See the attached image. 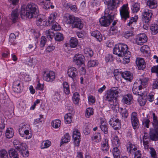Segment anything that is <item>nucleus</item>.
Segmentation results:
<instances>
[{
	"mask_svg": "<svg viewBox=\"0 0 158 158\" xmlns=\"http://www.w3.org/2000/svg\"><path fill=\"white\" fill-rule=\"evenodd\" d=\"M53 100L54 102H57L60 100V95L59 93H56L53 96Z\"/></svg>",
	"mask_w": 158,
	"mask_h": 158,
	"instance_id": "56",
	"label": "nucleus"
},
{
	"mask_svg": "<svg viewBox=\"0 0 158 158\" xmlns=\"http://www.w3.org/2000/svg\"><path fill=\"white\" fill-rule=\"evenodd\" d=\"M127 45L123 43H119L116 44L113 49V53L118 56L123 57L124 54L128 51Z\"/></svg>",
	"mask_w": 158,
	"mask_h": 158,
	"instance_id": "3",
	"label": "nucleus"
},
{
	"mask_svg": "<svg viewBox=\"0 0 158 158\" xmlns=\"http://www.w3.org/2000/svg\"><path fill=\"white\" fill-rule=\"evenodd\" d=\"M120 89L117 87H113L107 90L105 95V98L107 101L110 102L116 100L118 99L119 93Z\"/></svg>",
	"mask_w": 158,
	"mask_h": 158,
	"instance_id": "2",
	"label": "nucleus"
},
{
	"mask_svg": "<svg viewBox=\"0 0 158 158\" xmlns=\"http://www.w3.org/2000/svg\"><path fill=\"white\" fill-rule=\"evenodd\" d=\"M55 48L54 46L51 44L46 47L45 51L47 53H49L54 50Z\"/></svg>",
	"mask_w": 158,
	"mask_h": 158,
	"instance_id": "60",
	"label": "nucleus"
},
{
	"mask_svg": "<svg viewBox=\"0 0 158 158\" xmlns=\"http://www.w3.org/2000/svg\"><path fill=\"white\" fill-rule=\"evenodd\" d=\"M65 123H69L72 122V114L70 113L66 114L64 117Z\"/></svg>",
	"mask_w": 158,
	"mask_h": 158,
	"instance_id": "52",
	"label": "nucleus"
},
{
	"mask_svg": "<svg viewBox=\"0 0 158 158\" xmlns=\"http://www.w3.org/2000/svg\"><path fill=\"white\" fill-rule=\"evenodd\" d=\"M61 27L57 23H56L54 24L52 26V29L54 31H58L61 29Z\"/></svg>",
	"mask_w": 158,
	"mask_h": 158,
	"instance_id": "62",
	"label": "nucleus"
},
{
	"mask_svg": "<svg viewBox=\"0 0 158 158\" xmlns=\"http://www.w3.org/2000/svg\"><path fill=\"white\" fill-rule=\"evenodd\" d=\"M43 75L44 80L47 82H52L54 81L56 78L55 72L52 70L44 71Z\"/></svg>",
	"mask_w": 158,
	"mask_h": 158,
	"instance_id": "8",
	"label": "nucleus"
},
{
	"mask_svg": "<svg viewBox=\"0 0 158 158\" xmlns=\"http://www.w3.org/2000/svg\"><path fill=\"white\" fill-rule=\"evenodd\" d=\"M113 148L112 150V153L114 158H120V151L118 149L119 147H113Z\"/></svg>",
	"mask_w": 158,
	"mask_h": 158,
	"instance_id": "35",
	"label": "nucleus"
},
{
	"mask_svg": "<svg viewBox=\"0 0 158 158\" xmlns=\"http://www.w3.org/2000/svg\"><path fill=\"white\" fill-rule=\"evenodd\" d=\"M152 13L151 10L148 9L144 10L142 15V21L145 24L148 23L151 20Z\"/></svg>",
	"mask_w": 158,
	"mask_h": 158,
	"instance_id": "9",
	"label": "nucleus"
},
{
	"mask_svg": "<svg viewBox=\"0 0 158 158\" xmlns=\"http://www.w3.org/2000/svg\"><path fill=\"white\" fill-rule=\"evenodd\" d=\"M63 87V91L65 94L68 95L70 92L69 85L68 83L65 81L62 84Z\"/></svg>",
	"mask_w": 158,
	"mask_h": 158,
	"instance_id": "45",
	"label": "nucleus"
},
{
	"mask_svg": "<svg viewBox=\"0 0 158 158\" xmlns=\"http://www.w3.org/2000/svg\"><path fill=\"white\" fill-rule=\"evenodd\" d=\"M85 59L84 55L80 53L76 54L73 57V62L75 64L81 66L85 65Z\"/></svg>",
	"mask_w": 158,
	"mask_h": 158,
	"instance_id": "6",
	"label": "nucleus"
},
{
	"mask_svg": "<svg viewBox=\"0 0 158 158\" xmlns=\"http://www.w3.org/2000/svg\"><path fill=\"white\" fill-rule=\"evenodd\" d=\"M119 11L121 19L125 21L130 16L128 4H126L123 5L120 8Z\"/></svg>",
	"mask_w": 158,
	"mask_h": 158,
	"instance_id": "7",
	"label": "nucleus"
},
{
	"mask_svg": "<svg viewBox=\"0 0 158 158\" xmlns=\"http://www.w3.org/2000/svg\"><path fill=\"white\" fill-rule=\"evenodd\" d=\"M16 36L13 33H11L9 36V42L12 45H14L15 43L14 42L15 39H16Z\"/></svg>",
	"mask_w": 158,
	"mask_h": 158,
	"instance_id": "58",
	"label": "nucleus"
},
{
	"mask_svg": "<svg viewBox=\"0 0 158 158\" xmlns=\"http://www.w3.org/2000/svg\"><path fill=\"white\" fill-rule=\"evenodd\" d=\"M140 51L145 56H148L150 53V49L149 47L147 45L142 46L140 48Z\"/></svg>",
	"mask_w": 158,
	"mask_h": 158,
	"instance_id": "32",
	"label": "nucleus"
},
{
	"mask_svg": "<svg viewBox=\"0 0 158 158\" xmlns=\"http://www.w3.org/2000/svg\"><path fill=\"white\" fill-rule=\"evenodd\" d=\"M143 89L142 87L137 84L135 82L132 88L133 93L134 94L137 95L138 97L139 96L143 95V93L141 92V90Z\"/></svg>",
	"mask_w": 158,
	"mask_h": 158,
	"instance_id": "18",
	"label": "nucleus"
},
{
	"mask_svg": "<svg viewBox=\"0 0 158 158\" xmlns=\"http://www.w3.org/2000/svg\"><path fill=\"white\" fill-rule=\"evenodd\" d=\"M57 16V13L56 12L52 13L50 15L48 21H46L45 24L47 26H50L54 22Z\"/></svg>",
	"mask_w": 158,
	"mask_h": 158,
	"instance_id": "22",
	"label": "nucleus"
},
{
	"mask_svg": "<svg viewBox=\"0 0 158 158\" xmlns=\"http://www.w3.org/2000/svg\"><path fill=\"white\" fill-rule=\"evenodd\" d=\"M67 73L69 77L73 79L76 77L78 72L76 68L74 67H71L68 69Z\"/></svg>",
	"mask_w": 158,
	"mask_h": 158,
	"instance_id": "21",
	"label": "nucleus"
},
{
	"mask_svg": "<svg viewBox=\"0 0 158 158\" xmlns=\"http://www.w3.org/2000/svg\"><path fill=\"white\" fill-rule=\"evenodd\" d=\"M99 64L98 60H90L87 63V66L88 67H94L97 66Z\"/></svg>",
	"mask_w": 158,
	"mask_h": 158,
	"instance_id": "37",
	"label": "nucleus"
},
{
	"mask_svg": "<svg viewBox=\"0 0 158 158\" xmlns=\"http://www.w3.org/2000/svg\"><path fill=\"white\" fill-rule=\"evenodd\" d=\"M148 78L144 77L143 75H142L139 79L136 80L135 82L143 88L146 87L147 85L148 84Z\"/></svg>",
	"mask_w": 158,
	"mask_h": 158,
	"instance_id": "19",
	"label": "nucleus"
},
{
	"mask_svg": "<svg viewBox=\"0 0 158 158\" xmlns=\"http://www.w3.org/2000/svg\"><path fill=\"white\" fill-rule=\"evenodd\" d=\"M78 44V41L76 38L72 37L69 40V45L72 48H76Z\"/></svg>",
	"mask_w": 158,
	"mask_h": 158,
	"instance_id": "33",
	"label": "nucleus"
},
{
	"mask_svg": "<svg viewBox=\"0 0 158 158\" xmlns=\"http://www.w3.org/2000/svg\"><path fill=\"white\" fill-rule=\"evenodd\" d=\"M144 94L142 95L139 96L138 98V101L140 106H143L145 104L146 102V100L143 98Z\"/></svg>",
	"mask_w": 158,
	"mask_h": 158,
	"instance_id": "49",
	"label": "nucleus"
},
{
	"mask_svg": "<svg viewBox=\"0 0 158 158\" xmlns=\"http://www.w3.org/2000/svg\"><path fill=\"white\" fill-rule=\"evenodd\" d=\"M151 70L152 73H156L157 77H158V65L152 67Z\"/></svg>",
	"mask_w": 158,
	"mask_h": 158,
	"instance_id": "64",
	"label": "nucleus"
},
{
	"mask_svg": "<svg viewBox=\"0 0 158 158\" xmlns=\"http://www.w3.org/2000/svg\"><path fill=\"white\" fill-rule=\"evenodd\" d=\"M136 63L139 70H143L146 67V63L144 60L143 58H137Z\"/></svg>",
	"mask_w": 158,
	"mask_h": 158,
	"instance_id": "20",
	"label": "nucleus"
},
{
	"mask_svg": "<svg viewBox=\"0 0 158 158\" xmlns=\"http://www.w3.org/2000/svg\"><path fill=\"white\" fill-rule=\"evenodd\" d=\"M133 97L131 94H128L123 96L122 101L126 104H130L133 100Z\"/></svg>",
	"mask_w": 158,
	"mask_h": 158,
	"instance_id": "23",
	"label": "nucleus"
},
{
	"mask_svg": "<svg viewBox=\"0 0 158 158\" xmlns=\"http://www.w3.org/2000/svg\"><path fill=\"white\" fill-rule=\"evenodd\" d=\"M122 76L125 80L130 81H131L133 78L132 74L128 71H126L123 73Z\"/></svg>",
	"mask_w": 158,
	"mask_h": 158,
	"instance_id": "25",
	"label": "nucleus"
},
{
	"mask_svg": "<svg viewBox=\"0 0 158 158\" xmlns=\"http://www.w3.org/2000/svg\"><path fill=\"white\" fill-rule=\"evenodd\" d=\"M81 134L79 131L77 129L74 130L73 133V138L74 143L77 146H79L80 143Z\"/></svg>",
	"mask_w": 158,
	"mask_h": 158,
	"instance_id": "15",
	"label": "nucleus"
},
{
	"mask_svg": "<svg viewBox=\"0 0 158 158\" xmlns=\"http://www.w3.org/2000/svg\"><path fill=\"white\" fill-rule=\"evenodd\" d=\"M71 137L69 134L67 133L62 137L60 143V146L64 143L69 142L70 140Z\"/></svg>",
	"mask_w": 158,
	"mask_h": 158,
	"instance_id": "30",
	"label": "nucleus"
},
{
	"mask_svg": "<svg viewBox=\"0 0 158 158\" xmlns=\"http://www.w3.org/2000/svg\"><path fill=\"white\" fill-rule=\"evenodd\" d=\"M44 84H41L40 81H38L35 87V89L36 90L43 91L44 89Z\"/></svg>",
	"mask_w": 158,
	"mask_h": 158,
	"instance_id": "54",
	"label": "nucleus"
},
{
	"mask_svg": "<svg viewBox=\"0 0 158 158\" xmlns=\"http://www.w3.org/2000/svg\"><path fill=\"white\" fill-rule=\"evenodd\" d=\"M110 125L115 130L119 129L121 128V124L120 121L115 117H112L109 122Z\"/></svg>",
	"mask_w": 158,
	"mask_h": 158,
	"instance_id": "11",
	"label": "nucleus"
},
{
	"mask_svg": "<svg viewBox=\"0 0 158 158\" xmlns=\"http://www.w3.org/2000/svg\"><path fill=\"white\" fill-rule=\"evenodd\" d=\"M149 149V152L150 154L151 158H157L156 153L155 149L152 147H150Z\"/></svg>",
	"mask_w": 158,
	"mask_h": 158,
	"instance_id": "57",
	"label": "nucleus"
},
{
	"mask_svg": "<svg viewBox=\"0 0 158 158\" xmlns=\"http://www.w3.org/2000/svg\"><path fill=\"white\" fill-rule=\"evenodd\" d=\"M61 122L60 120L56 119L52 121V125L54 128H57L60 126Z\"/></svg>",
	"mask_w": 158,
	"mask_h": 158,
	"instance_id": "50",
	"label": "nucleus"
},
{
	"mask_svg": "<svg viewBox=\"0 0 158 158\" xmlns=\"http://www.w3.org/2000/svg\"><path fill=\"white\" fill-rule=\"evenodd\" d=\"M36 24L38 26L42 25L47 26L46 24V19L44 16H41L40 17L38 18L36 20Z\"/></svg>",
	"mask_w": 158,
	"mask_h": 158,
	"instance_id": "28",
	"label": "nucleus"
},
{
	"mask_svg": "<svg viewBox=\"0 0 158 158\" xmlns=\"http://www.w3.org/2000/svg\"><path fill=\"white\" fill-rule=\"evenodd\" d=\"M112 145L113 147H119L120 142L118 137L115 136L113 137L112 140Z\"/></svg>",
	"mask_w": 158,
	"mask_h": 158,
	"instance_id": "42",
	"label": "nucleus"
},
{
	"mask_svg": "<svg viewBox=\"0 0 158 158\" xmlns=\"http://www.w3.org/2000/svg\"><path fill=\"white\" fill-rule=\"evenodd\" d=\"M101 149L104 153L107 152L109 149V146L108 144V140L107 139H105L102 143L101 146Z\"/></svg>",
	"mask_w": 158,
	"mask_h": 158,
	"instance_id": "24",
	"label": "nucleus"
},
{
	"mask_svg": "<svg viewBox=\"0 0 158 158\" xmlns=\"http://www.w3.org/2000/svg\"><path fill=\"white\" fill-rule=\"evenodd\" d=\"M23 88V83L22 81L18 80L13 82V90L14 92L19 93L22 90Z\"/></svg>",
	"mask_w": 158,
	"mask_h": 158,
	"instance_id": "12",
	"label": "nucleus"
},
{
	"mask_svg": "<svg viewBox=\"0 0 158 158\" xmlns=\"http://www.w3.org/2000/svg\"><path fill=\"white\" fill-rule=\"evenodd\" d=\"M91 35L95 38L97 40L101 42L102 39V36L100 32L97 30L94 31L91 33Z\"/></svg>",
	"mask_w": 158,
	"mask_h": 158,
	"instance_id": "27",
	"label": "nucleus"
},
{
	"mask_svg": "<svg viewBox=\"0 0 158 158\" xmlns=\"http://www.w3.org/2000/svg\"><path fill=\"white\" fill-rule=\"evenodd\" d=\"M153 115L152 125L153 128L151 131L150 135L151 139L157 140H158V120L154 113L153 114Z\"/></svg>",
	"mask_w": 158,
	"mask_h": 158,
	"instance_id": "4",
	"label": "nucleus"
},
{
	"mask_svg": "<svg viewBox=\"0 0 158 158\" xmlns=\"http://www.w3.org/2000/svg\"><path fill=\"white\" fill-rule=\"evenodd\" d=\"M105 15L99 19V22L102 26L106 27L108 26L112 21L113 17L111 15V12H108V10H105Z\"/></svg>",
	"mask_w": 158,
	"mask_h": 158,
	"instance_id": "5",
	"label": "nucleus"
},
{
	"mask_svg": "<svg viewBox=\"0 0 158 158\" xmlns=\"http://www.w3.org/2000/svg\"><path fill=\"white\" fill-rule=\"evenodd\" d=\"M125 54H124L123 55V63L124 64H127L130 61V57L131 56V53L129 51H127Z\"/></svg>",
	"mask_w": 158,
	"mask_h": 158,
	"instance_id": "36",
	"label": "nucleus"
},
{
	"mask_svg": "<svg viewBox=\"0 0 158 158\" xmlns=\"http://www.w3.org/2000/svg\"><path fill=\"white\" fill-rule=\"evenodd\" d=\"M150 29L153 35H156L158 32V25L156 24L152 23L150 27Z\"/></svg>",
	"mask_w": 158,
	"mask_h": 158,
	"instance_id": "40",
	"label": "nucleus"
},
{
	"mask_svg": "<svg viewBox=\"0 0 158 158\" xmlns=\"http://www.w3.org/2000/svg\"><path fill=\"white\" fill-rule=\"evenodd\" d=\"M13 143L15 148L17 150H19L20 147H21V143H20L19 141L17 139L15 140Z\"/></svg>",
	"mask_w": 158,
	"mask_h": 158,
	"instance_id": "61",
	"label": "nucleus"
},
{
	"mask_svg": "<svg viewBox=\"0 0 158 158\" xmlns=\"http://www.w3.org/2000/svg\"><path fill=\"white\" fill-rule=\"evenodd\" d=\"M8 152L10 158H18V153L14 149H10Z\"/></svg>",
	"mask_w": 158,
	"mask_h": 158,
	"instance_id": "41",
	"label": "nucleus"
},
{
	"mask_svg": "<svg viewBox=\"0 0 158 158\" xmlns=\"http://www.w3.org/2000/svg\"><path fill=\"white\" fill-rule=\"evenodd\" d=\"M14 131L11 128H8L6 132V138L10 139L14 135Z\"/></svg>",
	"mask_w": 158,
	"mask_h": 158,
	"instance_id": "43",
	"label": "nucleus"
},
{
	"mask_svg": "<svg viewBox=\"0 0 158 158\" xmlns=\"http://www.w3.org/2000/svg\"><path fill=\"white\" fill-rule=\"evenodd\" d=\"M55 39L58 41H61L64 39V36L60 32H57L55 36Z\"/></svg>",
	"mask_w": 158,
	"mask_h": 158,
	"instance_id": "53",
	"label": "nucleus"
},
{
	"mask_svg": "<svg viewBox=\"0 0 158 158\" xmlns=\"http://www.w3.org/2000/svg\"><path fill=\"white\" fill-rule=\"evenodd\" d=\"M138 18V16L137 15H135L134 17H132L130 20L129 22L127 23V25L128 26H130L131 24L134 22L136 23Z\"/></svg>",
	"mask_w": 158,
	"mask_h": 158,
	"instance_id": "55",
	"label": "nucleus"
},
{
	"mask_svg": "<svg viewBox=\"0 0 158 158\" xmlns=\"http://www.w3.org/2000/svg\"><path fill=\"white\" fill-rule=\"evenodd\" d=\"M80 96L77 92H75L73 95L72 100L74 103L77 105L79 104L80 100Z\"/></svg>",
	"mask_w": 158,
	"mask_h": 158,
	"instance_id": "31",
	"label": "nucleus"
},
{
	"mask_svg": "<svg viewBox=\"0 0 158 158\" xmlns=\"http://www.w3.org/2000/svg\"><path fill=\"white\" fill-rule=\"evenodd\" d=\"M91 140L94 142L98 143L101 140V135L99 133H96L91 137Z\"/></svg>",
	"mask_w": 158,
	"mask_h": 158,
	"instance_id": "38",
	"label": "nucleus"
},
{
	"mask_svg": "<svg viewBox=\"0 0 158 158\" xmlns=\"http://www.w3.org/2000/svg\"><path fill=\"white\" fill-rule=\"evenodd\" d=\"M131 9L134 13H137L140 9V5L138 3H134L132 4L131 7Z\"/></svg>",
	"mask_w": 158,
	"mask_h": 158,
	"instance_id": "44",
	"label": "nucleus"
},
{
	"mask_svg": "<svg viewBox=\"0 0 158 158\" xmlns=\"http://www.w3.org/2000/svg\"><path fill=\"white\" fill-rule=\"evenodd\" d=\"M76 17V16L73 15L66 14L63 17V21L67 24L72 26Z\"/></svg>",
	"mask_w": 158,
	"mask_h": 158,
	"instance_id": "16",
	"label": "nucleus"
},
{
	"mask_svg": "<svg viewBox=\"0 0 158 158\" xmlns=\"http://www.w3.org/2000/svg\"><path fill=\"white\" fill-rule=\"evenodd\" d=\"M18 16L19 13L18 9H15L12 11L11 17L12 21L14 23H15L18 19Z\"/></svg>",
	"mask_w": 158,
	"mask_h": 158,
	"instance_id": "34",
	"label": "nucleus"
},
{
	"mask_svg": "<svg viewBox=\"0 0 158 158\" xmlns=\"http://www.w3.org/2000/svg\"><path fill=\"white\" fill-rule=\"evenodd\" d=\"M117 29L114 26H112L109 31V34L110 35L115 34L117 32Z\"/></svg>",
	"mask_w": 158,
	"mask_h": 158,
	"instance_id": "63",
	"label": "nucleus"
},
{
	"mask_svg": "<svg viewBox=\"0 0 158 158\" xmlns=\"http://www.w3.org/2000/svg\"><path fill=\"white\" fill-rule=\"evenodd\" d=\"M119 0H109L107 8L105 10H108V12L110 11L116 12L118 5L119 3Z\"/></svg>",
	"mask_w": 158,
	"mask_h": 158,
	"instance_id": "10",
	"label": "nucleus"
},
{
	"mask_svg": "<svg viewBox=\"0 0 158 158\" xmlns=\"http://www.w3.org/2000/svg\"><path fill=\"white\" fill-rule=\"evenodd\" d=\"M45 34L48 38L50 40H51L52 39L54 35V32L50 29H49L46 31Z\"/></svg>",
	"mask_w": 158,
	"mask_h": 158,
	"instance_id": "51",
	"label": "nucleus"
},
{
	"mask_svg": "<svg viewBox=\"0 0 158 158\" xmlns=\"http://www.w3.org/2000/svg\"><path fill=\"white\" fill-rule=\"evenodd\" d=\"M131 120L132 126L134 129L137 128L139 127V122L137 118V113L134 112L132 113L131 116Z\"/></svg>",
	"mask_w": 158,
	"mask_h": 158,
	"instance_id": "17",
	"label": "nucleus"
},
{
	"mask_svg": "<svg viewBox=\"0 0 158 158\" xmlns=\"http://www.w3.org/2000/svg\"><path fill=\"white\" fill-rule=\"evenodd\" d=\"M147 37L145 34H140L138 35L135 42L138 45H142L147 41Z\"/></svg>",
	"mask_w": 158,
	"mask_h": 158,
	"instance_id": "13",
	"label": "nucleus"
},
{
	"mask_svg": "<svg viewBox=\"0 0 158 158\" xmlns=\"http://www.w3.org/2000/svg\"><path fill=\"white\" fill-rule=\"evenodd\" d=\"M29 125L27 124L19 126V134L21 136H24L23 132L27 128H29Z\"/></svg>",
	"mask_w": 158,
	"mask_h": 158,
	"instance_id": "46",
	"label": "nucleus"
},
{
	"mask_svg": "<svg viewBox=\"0 0 158 158\" xmlns=\"http://www.w3.org/2000/svg\"><path fill=\"white\" fill-rule=\"evenodd\" d=\"M0 157L1 158H8L7 152L4 149L0 151Z\"/></svg>",
	"mask_w": 158,
	"mask_h": 158,
	"instance_id": "59",
	"label": "nucleus"
},
{
	"mask_svg": "<svg viewBox=\"0 0 158 158\" xmlns=\"http://www.w3.org/2000/svg\"><path fill=\"white\" fill-rule=\"evenodd\" d=\"M30 129L29 126V128H27L23 132L24 136H22L26 139H28L31 138L32 136L31 133L29 132V130Z\"/></svg>",
	"mask_w": 158,
	"mask_h": 158,
	"instance_id": "47",
	"label": "nucleus"
},
{
	"mask_svg": "<svg viewBox=\"0 0 158 158\" xmlns=\"http://www.w3.org/2000/svg\"><path fill=\"white\" fill-rule=\"evenodd\" d=\"M84 52L86 57H91L94 54L93 51L91 48H85L84 49Z\"/></svg>",
	"mask_w": 158,
	"mask_h": 158,
	"instance_id": "39",
	"label": "nucleus"
},
{
	"mask_svg": "<svg viewBox=\"0 0 158 158\" xmlns=\"http://www.w3.org/2000/svg\"><path fill=\"white\" fill-rule=\"evenodd\" d=\"M127 151L129 153L133 152L137 150L136 147L130 142H129L126 144Z\"/></svg>",
	"mask_w": 158,
	"mask_h": 158,
	"instance_id": "26",
	"label": "nucleus"
},
{
	"mask_svg": "<svg viewBox=\"0 0 158 158\" xmlns=\"http://www.w3.org/2000/svg\"><path fill=\"white\" fill-rule=\"evenodd\" d=\"M83 27V23L81 19L78 17H76L72 26V28L81 30Z\"/></svg>",
	"mask_w": 158,
	"mask_h": 158,
	"instance_id": "14",
	"label": "nucleus"
},
{
	"mask_svg": "<svg viewBox=\"0 0 158 158\" xmlns=\"http://www.w3.org/2000/svg\"><path fill=\"white\" fill-rule=\"evenodd\" d=\"M51 144V142L48 140L44 141L41 143V148L43 149L49 147Z\"/></svg>",
	"mask_w": 158,
	"mask_h": 158,
	"instance_id": "48",
	"label": "nucleus"
},
{
	"mask_svg": "<svg viewBox=\"0 0 158 158\" xmlns=\"http://www.w3.org/2000/svg\"><path fill=\"white\" fill-rule=\"evenodd\" d=\"M147 3L150 8H154L158 5V0H148Z\"/></svg>",
	"mask_w": 158,
	"mask_h": 158,
	"instance_id": "29",
	"label": "nucleus"
},
{
	"mask_svg": "<svg viewBox=\"0 0 158 158\" xmlns=\"http://www.w3.org/2000/svg\"><path fill=\"white\" fill-rule=\"evenodd\" d=\"M39 8L37 5L32 2L22 5L21 7L20 16L24 19H32L38 14Z\"/></svg>",
	"mask_w": 158,
	"mask_h": 158,
	"instance_id": "1",
	"label": "nucleus"
}]
</instances>
